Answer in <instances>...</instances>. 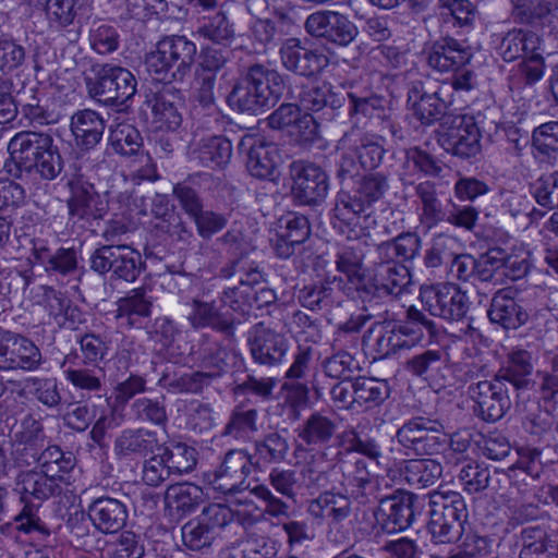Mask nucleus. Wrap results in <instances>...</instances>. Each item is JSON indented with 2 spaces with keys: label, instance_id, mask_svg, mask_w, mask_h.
<instances>
[{
  "label": "nucleus",
  "instance_id": "nucleus-64",
  "mask_svg": "<svg viewBox=\"0 0 558 558\" xmlns=\"http://www.w3.org/2000/svg\"><path fill=\"white\" fill-rule=\"evenodd\" d=\"M536 203L546 210L558 208V171L542 175L533 186Z\"/></svg>",
  "mask_w": 558,
  "mask_h": 558
},
{
  "label": "nucleus",
  "instance_id": "nucleus-28",
  "mask_svg": "<svg viewBox=\"0 0 558 558\" xmlns=\"http://www.w3.org/2000/svg\"><path fill=\"white\" fill-rule=\"evenodd\" d=\"M250 350L256 363L274 366L282 362L288 351V343L282 335L265 328L260 323L254 329Z\"/></svg>",
  "mask_w": 558,
  "mask_h": 558
},
{
  "label": "nucleus",
  "instance_id": "nucleus-22",
  "mask_svg": "<svg viewBox=\"0 0 558 558\" xmlns=\"http://www.w3.org/2000/svg\"><path fill=\"white\" fill-rule=\"evenodd\" d=\"M310 234L308 219L298 213H288L278 219L276 238L270 242L278 257L288 258L294 253L295 246L304 243Z\"/></svg>",
  "mask_w": 558,
  "mask_h": 558
},
{
  "label": "nucleus",
  "instance_id": "nucleus-13",
  "mask_svg": "<svg viewBox=\"0 0 558 558\" xmlns=\"http://www.w3.org/2000/svg\"><path fill=\"white\" fill-rule=\"evenodd\" d=\"M376 512V520L380 529L388 533H397L410 527L421 508L420 498L408 492L398 490L392 495H385L381 498Z\"/></svg>",
  "mask_w": 558,
  "mask_h": 558
},
{
  "label": "nucleus",
  "instance_id": "nucleus-10",
  "mask_svg": "<svg viewBox=\"0 0 558 558\" xmlns=\"http://www.w3.org/2000/svg\"><path fill=\"white\" fill-rule=\"evenodd\" d=\"M138 251L126 244H106L89 256V267L100 276L109 275L113 280L134 282L143 270Z\"/></svg>",
  "mask_w": 558,
  "mask_h": 558
},
{
  "label": "nucleus",
  "instance_id": "nucleus-14",
  "mask_svg": "<svg viewBox=\"0 0 558 558\" xmlns=\"http://www.w3.org/2000/svg\"><path fill=\"white\" fill-rule=\"evenodd\" d=\"M511 391L497 376L469 387V395L475 403L474 412L485 422H496L505 416L511 407Z\"/></svg>",
  "mask_w": 558,
  "mask_h": 558
},
{
  "label": "nucleus",
  "instance_id": "nucleus-27",
  "mask_svg": "<svg viewBox=\"0 0 558 558\" xmlns=\"http://www.w3.org/2000/svg\"><path fill=\"white\" fill-rule=\"evenodd\" d=\"M77 359L76 352L66 354L61 368L65 380L77 391L84 399L90 398L92 393L101 396L100 392L105 388V372L101 367H87L74 365Z\"/></svg>",
  "mask_w": 558,
  "mask_h": 558
},
{
  "label": "nucleus",
  "instance_id": "nucleus-47",
  "mask_svg": "<svg viewBox=\"0 0 558 558\" xmlns=\"http://www.w3.org/2000/svg\"><path fill=\"white\" fill-rule=\"evenodd\" d=\"M341 299L340 291L328 280L305 286L299 293L301 305L311 311H328L333 305H340Z\"/></svg>",
  "mask_w": 558,
  "mask_h": 558
},
{
  "label": "nucleus",
  "instance_id": "nucleus-25",
  "mask_svg": "<svg viewBox=\"0 0 558 558\" xmlns=\"http://www.w3.org/2000/svg\"><path fill=\"white\" fill-rule=\"evenodd\" d=\"M448 100L442 97V88L428 93L421 82L414 83L408 92V106L423 125H430L445 117Z\"/></svg>",
  "mask_w": 558,
  "mask_h": 558
},
{
  "label": "nucleus",
  "instance_id": "nucleus-58",
  "mask_svg": "<svg viewBox=\"0 0 558 558\" xmlns=\"http://www.w3.org/2000/svg\"><path fill=\"white\" fill-rule=\"evenodd\" d=\"M505 272L502 268V250L493 248L477 258L475 279L483 283L493 286L505 284Z\"/></svg>",
  "mask_w": 558,
  "mask_h": 558
},
{
  "label": "nucleus",
  "instance_id": "nucleus-60",
  "mask_svg": "<svg viewBox=\"0 0 558 558\" xmlns=\"http://www.w3.org/2000/svg\"><path fill=\"white\" fill-rule=\"evenodd\" d=\"M324 32V39L340 46L349 45L359 33L353 22L336 11L329 12L327 26Z\"/></svg>",
  "mask_w": 558,
  "mask_h": 558
},
{
  "label": "nucleus",
  "instance_id": "nucleus-37",
  "mask_svg": "<svg viewBox=\"0 0 558 558\" xmlns=\"http://www.w3.org/2000/svg\"><path fill=\"white\" fill-rule=\"evenodd\" d=\"M308 512L316 519H325L330 524H337L351 514V501L342 494L331 490L322 493L308 506Z\"/></svg>",
  "mask_w": 558,
  "mask_h": 558
},
{
  "label": "nucleus",
  "instance_id": "nucleus-31",
  "mask_svg": "<svg viewBox=\"0 0 558 558\" xmlns=\"http://www.w3.org/2000/svg\"><path fill=\"white\" fill-rule=\"evenodd\" d=\"M247 137L252 143L246 153V170L257 179H270L281 159L277 144L246 134Z\"/></svg>",
  "mask_w": 558,
  "mask_h": 558
},
{
  "label": "nucleus",
  "instance_id": "nucleus-34",
  "mask_svg": "<svg viewBox=\"0 0 558 558\" xmlns=\"http://www.w3.org/2000/svg\"><path fill=\"white\" fill-rule=\"evenodd\" d=\"M369 279L378 296L397 298L408 292L412 284V275L402 263L374 269Z\"/></svg>",
  "mask_w": 558,
  "mask_h": 558
},
{
  "label": "nucleus",
  "instance_id": "nucleus-45",
  "mask_svg": "<svg viewBox=\"0 0 558 558\" xmlns=\"http://www.w3.org/2000/svg\"><path fill=\"white\" fill-rule=\"evenodd\" d=\"M193 154L195 159L206 168H222L231 158L232 146L226 137L209 136L201 140Z\"/></svg>",
  "mask_w": 558,
  "mask_h": 558
},
{
  "label": "nucleus",
  "instance_id": "nucleus-36",
  "mask_svg": "<svg viewBox=\"0 0 558 558\" xmlns=\"http://www.w3.org/2000/svg\"><path fill=\"white\" fill-rule=\"evenodd\" d=\"M337 422L322 412L312 413L298 428L296 434L305 445L322 447L328 445L336 435Z\"/></svg>",
  "mask_w": 558,
  "mask_h": 558
},
{
  "label": "nucleus",
  "instance_id": "nucleus-59",
  "mask_svg": "<svg viewBox=\"0 0 558 558\" xmlns=\"http://www.w3.org/2000/svg\"><path fill=\"white\" fill-rule=\"evenodd\" d=\"M111 146L117 154L130 158L142 151L143 138L133 125L119 124L111 133Z\"/></svg>",
  "mask_w": 558,
  "mask_h": 558
},
{
  "label": "nucleus",
  "instance_id": "nucleus-24",
  "mask_svg": "<svg viewBox=\"0 0 558 558\" xmlns=\"http://www.w3.org/2000/svg\"><path fill=\"white\" fill-rule=\"evenodd\" d=\"M87 515L98 532L113 534L125 526L129 512L126 505L121 500L101 496L88 505Z\"/></svg>",
  "mask_w": 558,
  "mask_h": 558
},
{
  "label": "nucleus",
  "instance_id": "nucleus-61",
  "mask_svg": "<svg viewBox=\"0 0 558 558\" xmlns=\"http://www.w3.org/2000/svg\"><path fill=\"white\" fill-rule=\"evenodd\" d=\"M162 454L170 473L175 475H182L193 471L197 462L196 450L181 442L166 448Z\"/></svg>",
  "mask_w": 558,
  "mask_h": 558
},
{
  "label": "nucleus",
  "instance_id": "nucleus-2",
  "mask_svg": "<svg viewBox=\"0 0 558 558\" xmlns=\"http://www.w3.org/2000/svg\"><path fill=\"white\" fill-rule=\"evenodd\" d=\"M226 527L234 530V534L241 537L244 534V513L231 510L230 506L210 504L197 517L183 524L182 542L190 550H202L210 547Z\"/></svg>",
  "mask_w": 558,
  "mask_h": 558
},
{
  "label": "nucleus",
  "instance_id": "nucleus-16",
  "mask_svg": "<svg viewBox=\"0 0 558 558\" xmlns=\"http://www.w3.org/2000/svg\"><path fill=\"white\" fill-rule=\"evenodd\" d=\"M283 90L281 76L260 64L246 74V111L254 114L276 104Z\"/></svg>",
  "mask_w": 558,
  "mask_h": 558
},
{
  "label": "nucleus",
  "instance_id": "nucleus-23",
  "mask_svg": "<svg viewBox=\"0 0 558 558\" xmlns=\"http://www.w3.org/2000/svg\"><path fill=\"white\" fill-rule=\"evenodd\" d=\"M342 475L351 496L361 505H371L381 498L383 490L378 477L368 471L364 459L345 463Z\"/></svg>",
  "mask_w": 558,
  "mask_h": 558
},
{
  "label": "nucleus",
  "instance_id": "nucleus-38",
  "mask_svg": "<svg viewBox=\"0 0 558 558\" xmlns=\"http://www.w3.org/2000/svg\"><path fill=\"white\" fill-rule=\"evenodd\" d=\"M202 487L193 483H177L168 486L165 494L167 509L172 514L183 517L193 512L203 501Z\"/></svg>",
  "mask_w": 558,
  "mask_h": 558
},
{
  "label": "nucleus",
  "instance_id": "nucleus-43",
  "mask_svg": "<svg viewBox=\"0 0 558 558\" xmlns=\"http://www.w3.org/2000/svg\"><path fill=\"white\" fill-rule=\"evenodd\" d=\"M513 14L521 23H553L558 20V0H514Z\"/></svg>",
  "mask_w": 558,
  "mask_h": 558
},
{
  "label": "nucleus",
  "instance_id": "nucleus-4",
  "mask_svg": "<svg viewBox=\"0 0 558 558\" xmlns=\"http://www.w3.org/2000/svg\"><path fill=\"white\" fill-rule=\"evenodd\" d=\"M196 54V46L184 36H169L158 41L149 52L145 65L153 80L169 83L182 81Z\"/></svg>",
  "mask_w": 558,
  "mask_h": 558
},
{
  "label": "nucleus",
  "instance_id": "nucleus-50",
  "mask_svg": "<svg viewBox=\"0 0 558 558\" xmlns=\"http://www.w3.org/2000/svg\"><path fill=\"white\" fill-rule=\"evenodd\" d=\"M151 301L143 289H135L131 294L118 301L117 317L125 319L132 327H138L144 318L150 316Z\"/></svg>",
  "mask_w": 558,
  "mask_h": 558
},
{
  "label": "nucleus",
  "instance_id": "nucleus-63",
  "mask_svg": "<svg viewBox=\"0 0 558 558\" xmlns=\"http://www.w3.org/2000/svg\"><path fill=\"white\" fill-rule=\"evenodd\" d=\"M26 387L36 400L47 408H57L62 402L59 384L54 377H31L26 380Z\"/></svg>",
  "mask_w": 558,
  "mask_h": 558
},
{
  "label": "nucleus",
  "instance_id": "nucleus-15",
  "mask_svg": "<svg viewBox=\"0 0 558 558\" xmlns=\"http://www.w3.org/2000/svg\"><path fill=\"white\" fill-rule=\"evenodd\" d=\"M70 190L69 215L78 220L100 219L108 211L106 194L96 191L83 174H73L66 181Z\"/></svg>",
  "mask_w": 558,
  "mask_h": 558
},
{
  "label": "nucleus",
  "instance_id": "nucleus-53",
  "mask_svg": "<svg viewBox=\"0 0 558 558\" xmlns=\"http://www.w3.org/2000/svg\"><path fill=\"white\" fill-rule=\"evenodd\" d=\"M36 462L39 470L61 481L63 474L73 470L76 461L71 451H64L59 446L52 445L39 453Z\"/></svg>",
  "mask_w": 558,
  "mask_h": 558
},
{
  "label": "nucleus",
  "instance_id": "nucleus-12",
  "mask_svg": "<svg viewBox=\"0 0 558 558\" xmlns=\"http://www.w3.org/2000/svg\"><path fill=\"white\" fill-rule=\"evenodd\" d=\"M44 364L40 349L26 336L0 330V371L35 372Z\"/></svg>",
  "mask_w": 558,
  "mask_h": 558
},
{
  "label": "nucleus",
  "instance_id": "nucleus-19",
  "mask_svg": "<svg viewBox=\"0 0 558 558\" xmlns=\"http://www.w3.org/2000/svg\"><path fill=\"white\" fill-rule=\"evenodd\" d=\"M280 57L287 70L304 77L319 74L329 64V58L324 50L305 46L298 38L284 40Z\"/></svg>",
  "mask_w": 558,
  "mask_h": 558
},
{
  "label": "nucleus",
  "instance_id": "nucleus-8",
  "mask_svg": "<svg viewBox=\"0 0 558 558\" xmlns=\"http://www.w3.org/2000/svg\"><path fill=\"white\" fill-rule=\"evenodd\" d=\"M486 117L482 112L457 114L445 118L442 125L447 130L440 134L438 142L447 151L462 159H470L481 153L482 131Z\"/></svg>",
  "mask_w": 558,
  "mask_h": 558
},
{
  "label": "nucleus",
  "instance_id": "nucleus-30",
  "mask_svg": "<svg viewBox=\"0 0 558 558\" xmlns=\"http://www.w3.org/2000/svg\"><path fill=\"white\" fill-rule=\"evenodd\" d=\"M405 367L414 376L435 385H445L450 374L449 356L442 349L425 350L411 357Z\"/></svg>",
  "mask_w": 558,
  "mask_h": 558
},
{
  "label": "nucleus",
  "instance_id": "nucleus-51",
  "mask_svg": "<svg viewBox=\"0 0 558 558\" xmlns=\"http://www.w3.org/2000/svg\"><path fill=\"white\" fill-rule=\"evenodd\" d=\"M389 393L386 380L374 377H357L353 380V398L360 407H377L389 397Z\"/></svg>",
  "mask_w": 558,
  "mask_h": 558
},
{
  "label": "nucleus",
  "instance_id": "nucleus-6",
  "mask_svg": "<svg viewBox=\"0 0 558 558\" xmlns=\"http://www.w3.org/2000/svg\"><path fill=\"white\" fill-rule=\"evenodd\" d=\"M389 187L388 179L380 172L364 175L353 191L343 189L337 195L335 217L345 226H357L367 209L378 202Z\"/></svg>",
  "mask_w": 558,
  "mask_h": 558
},
{
  "label": "nucleus",
  "instance_id": "nucleus-3",
  "mask_svg": "<svg viewBox=\"0 0 558 558\" xmlns=\"http://www.w3.org/2000/svg\"><path fill=\"white\" fill-rule=\"evenodd\" d=\"M429 521L432 539L437 544L458 542L464 532L469 511L460 493L434 492L429 495Z\"/></svg>",
  "mask_w": 558,
  "mask_h": 558
},
{
  "label": "nucleus",
  "instance_id": "nucleus-21",
  "mask_svg": "<svg viewBox=\"0 0 558 558\" xmlns=\"http://www.w3.org/2000/svg\"><path fill=\"white\" fill-rule=\"evenodd\" d=\"M515 294L512 288H502L494 293L487 310L490 323L506 330H515L527 323L529 312Z\"/></svg>",
  "mask_w": 558,
  "mask_h": 558
},
{
  "label": "nucleus",
  "instance_id": "nucleus-48",
  "mask_svg": "<svg viewBox=\"0 0 558 558\" xmlns=\"http://www.w3.org/2000/svg\"><path fill=\"white\" fill-rule=\"evenodd\" d=\"M250 494L259 500L256 505L254 500L246 498V521L251 518L253 521L262 519L265 513L271 517L287 515L289 506L272 495L265 485H256L250 489Z\"/></svg>",
  "mask_w": 558,
  "mask_h": 558
},
{
  "label": "nucleus",
  "instance_id": "nucleus-52",
  "mask_svg": "<svg viewBox=\"0 0 558 558\" xmlns=\"http://www.w3.org/2000/svg\"><path fill=\"white\" fill-rule=\"evenodd\" d=\"M411 166L429 177H439L442 171L440 162L433 155L421 147H410L404 151L402 171L399 173L403 186L413 185V181L410 180L408 174V169Z\"/></svg>",
  "mask_w": 558,
  "mask_h": 558
},
{
  "label": "nucleus",
  "instance_id": "nucleus-55",
  "mask_svg": "<svg viewBox=\"0 0 558 558\" xmlns=\"http://www.w3.org/2000/svg\"><path fill=\"white\" fill-rule=\"evenodd\" d=\"M87 8V0H47L46 2L49 21L61 27L78 23Z\"/></svg>",
  "mask_w": 558,
  "mask_h": 558
},
{
  "label": "nucleus",
  "instance_id": "nucleus-17",
  "mask_svg": "<svg viewBox=\"0 0 558 558\" xmlns=\"http://www.w3.org/2000/svg\"><path fill=\"white\" fill-rule=\"evenodd\" d=\"M244 483V451L230 450L227 452L221 466L215 471L210 484L214 489L226 495V504L231 510H240L244 502L241 485Z\"/></svg>",
  "mask_w": 558,
  "mask_h": 558
},
{
  "label": "nucleus",
  "instance_id": "nucleus-44",
  "mask_svg": "<svg viewBox=\"0 0 558 558\" xmlns=\"http://www.w3.org/2000/svg\"><path fill=\"white\" fill-rule=\"evenodd\" d=\"M395 325L409 348L422 341L424 331L430 337L437 333L435 322L415 306H410L405 312V319Z\"/></svg>",
  "mask_w": 558,
  "mask_h": 558
},
{
  "label": "nucleus",
  "instance_id": "nucleus-1",
  "mask_svg": "<svg viewBox=\"0 0 558 558\" xmlns=\"http://www.w3.org/2000/svg\"><path fill=\"white\" fill-rule=\"evenodd\" d=\"M12 165L8 171L15 178L35 173L43 180L52 181L61 173L63 160L51 134L22 131L8 144Z\"/></svg>",
  "mask_w": 558,
  "mask_h": 558
},
{
  "label": "nucleus",
  "instance_id": "nucleus-33",
  "mask_svg": "<svg viewBox=\"0 0 558 558\" xmlns=\"http://www.w3.org/2000/svg\"><path fill=\"white\" fill-rule=\"evenodd\" d=\"M70 129L76 145L83 150H90L100 143L106 123L98 112L84 109L71 117Z\"/></svg>",
  "mask_w": 558,
  "mask_h": 558
},
{
  "label": "nucleus",
  "instance_id": "nucleus-7",
  "mask_svg": "<svg viewBox=\"0 0 558 558\" xmlns=\"http://www.w3.org/2000/svg\"><path fill=\"white\" fill-rule=\"evenodd\" d=\"M93 77H86L88 95L107 106L126 104L136 93L137 81L134 74L112 63L93 66Z\"/></svg>",
  "mask_w": 558,
  "mask_h": 558
},
{
  "label": "nucleus",
  "instance_id": "nucleus-40",
  "mask_svg": "<svg viewBox=\"0 0 558 558\" xmlns=\"http://www.w3.org/2000/svg\"><path fill=\"white\" fill-rule=\"evenodd\" d=\"M287 440L279 434L274 433L263 440H256L254 452L246 454V461L256 470H263L270 463L281 462L288 452Z\"/></svg>",
  "mask_w": 558,
  "mask_h": 558
},
{
  "label": "nucleus",
  "instance_id": "nucleus-18",
  "mask_svg": "<svg viewBox=\"0 0 558 558\" xmlns=\"http://www.w3.org/2000/svg\"><path fill=\"white\" fill-rule=\"evenodd\" d=\"M293 178L292 194L304 205H316L325 199L329 190L328 175L317 165L303 160L290 167Z\"/></svg>",
  "mask_w": 558,
  "mask_h": 558
},
{
  "label": "nucleus",
  "instance_id": "nucleus-57",
  "mask_svg": "<svg viewBox=\"0 0 558 558\" xmlns=\"http://www.w3.org/2000/svg\"><path fill=\"white\" fill-rule=\"evenodd\" d=\"M355 143L353 150L357 156V160L363 169L377 168L384 158L385 149L381 138L371 134H362L356 130Z\"/></svg>",
  "mask_w": 558,
  "mask_h": 558
},
{
  "label": "nucleus",
  "instance_id": "nucleus-20",
  "mask_svg": "<svg viewBox=\"0 0 558 558\" xmlns=\"http://www.w3.org/2000/svg\"><path fill=\"white\" fill-rule=\"evenodd\" d=\"M426 63L434 72L458 73L472 59L470 47L453 37H440L426 49Z\"/></svg>",
  "mask_w": 558,
  "mask_h": 558
},
{
  "label": "nucleus",
  "instance_id": "nucleus-35",
  "mask_svg": "<svg viewBox=\"0 0 558 558\" xmlns=\"http://www.w3.org/2000/svg\"><path fill=\"white\" fill-rule=\"evenodd\" d=\"M497 53L506 61L511 62L532 53L541 48L542 40L533 32L514 28L498 37Z\"/></svg>",
  "mask_w": 558,
  "mask_h": 558
},
{
  "label": "nucleus",
  "instance_id": "nucleus-54",
  "mask_svg": "<svg viewBox=\"0 0 558 558\" xmlns=\"http://www.w3.org/2000/svg\"><path fill=\"white\" fill-rule=\"evenodd\" d=\"M131 414L140 423H148L165 427L168 423L166 398L141 397L134 400L130 408Z\"/></svg>",
  "mask_w": 558,
  "mask_h": 558
},
{
  "label": "nucleus",
  "instance_id": "nucleus-26",
  "mask_svg": "<svg viewBox=\"0 0 558 558\" xmlns=\"http://www.w3.org/2000/svg\"><path fill=\"white\" fill-rule=\"evenodd\" d=\"M151 110L153 123L159 130L175 131L182 124V98L178 90L171 87H163L160 92L153 94L146 100Z\"/></svg>",
  "mask_w": 558,
  "mask_h": 558
},
{
  "label": "nucleus",
  "instance_id": "nucleus-62",
  "mask_svg": "<svg viewBox=\"0 0 558 558\" xmlns=\"http://www.w3.org/2000/svg\"><path fill=\"white\" fill-rule=\"evenodd\" d=\"M85 365L96 366L106 359L110 349V342L105 336L86 332L76 339Z\"/></svg>",
  "mask_w": 558,
  "mask_h": 558
},
{
  "label": "nucleus",
  "instance_id": "nucleus-41",
  "mask_svg": "<svg viewBox=\"0 0 558 558\" xmlns=\"http://www.w3.org/2000/svg\"><path fill=\"white\" fill-rule=\"evenodd\" d=\"M525 415L522 420L524 430L538 440L544 439L557 425L558 409L543 404L537 401H531L525 405Z\"/></svg>",
  "mask_w": 558,
  "mask_h": 558
},
{
  "label": "nucleus",
  "instance_id": "nucleus-11",
  "mask_svg": "<svg viewBox=\"0 0 558 558\" xmlns=\"http://www.w3.org/2000/svg\"><path fill=\"white\" fill-rule=\"evenodd\" d=\"M420 300L430 315L448 322L462 320L470 310L466 292L453 283L422 287Z\"/></svg>",
  "mask_w": 558,
  "mask_h": 558
},
{
  "label": "nucleus",
  "instance_id": "nucleus-39",
  "mask_svg": "<svg viewBox=\"0 0 558 558\" xmlns=\"http://www.w3.org/2000/svg\"><path fill=\"white\" fill-rule=\"evenodd\" d=\"M532 371L533 364L530 352L517 350L508 355L507 365L499 369L496 376L506 381L512 391H515L525 389L531 384Z\"/></svg>",
  "mask_w": 558,
  "mask_h": 558
},
{
  "label": "nucleus",
  "instance_id": "nucleus-5",
  "mask_svg": "<svg viewBox=\"0 0 558 558\" xmlns=\"http://www.w3.org/2000/svg\"><path fill=\"white\" fill-rule=\"evenodd\" d=\"M16 485L25 502H27L28 497L43 502L61 494L62 490L60 481L41 470L21 472L16 478ZM14 520L17 530L21 532H38L49 535V530L38 517L37 509L33 505L25 504Z\"/></svg>",
  "mask_w": 558,
  "mask_h": 558
},
{
  "label": "nucleus",
  "instance_id": "nucleus-29",
  "mask_svg": "<svg viewBox=\"0 0 558 558\" xmlns=\"http://www.w3.org/2000/svg\"><path fill=\"white\" fill-rule=\"evenodd\" d=\"M158 448L157 433L145 427L125 428L113 441V452L120 460L146 457Z\"/></svg>",
  "mask_w": 558,
  "mask_h": 558
},
{
  "label": "nucleus",
  "instance_id": "nucleus-46",
  "mask_svg": "<svg viewBox=\"0 0 558 558\" xmlns=\"http://www.w3.org/2000/svg\"><path fill=\"white\" fill-rule=\"evenodd\" d=\"M187 319L194 328L210 327L227 336L233 335L234 325L241 324V320H227L223 318L214 304L201 301H193L191 312Z\"/></svg>",
  "mask_w": 558,
  "mask_h": 558
},
{
  "label": "nucleus",
  "instance_id": "nucleus-56",
  "mask_svg": "<svg viewBox=\"0 0 558 558\" xmlns=\"http://www.w3.org/2000/svg\"><path fill=\"white\" fill-rule=\"evenodd\" d=\"M534 156L539 161L556 160L558 157V121H549L535 128L532 132Z\"/></svg>",
  "mask_w": 558,
  "mask_h": 558
},
{
  "label": "nucleus",
  "instance_id": "nucleus-9",
  "mask_svg": "<svg viewBox=\"0 0 558 558\" xmlns=\"http://www.w3.org/2000/svg\"><path fill=\"white\" fill-rule=\"evenodd\" d=\"M396 440L407 456H434L447 445L445 426L439 420L413 416L396 432Z\"/></svg>",
  "mask_w": 558,
  "mask_h": 558
},
{
  "label": "nucleus",
  "instance_id": "nucleus-42",
  "mask_svg": "<svg viewBox=\"0 0 558 558\" xmlns=\"http://www.w3.org/2000/svg\"><path fill=\"white\" fill-rule=\"evenodd\" d=\"M344 96L332 90L331 85H307L299 95L300 105L303 109L318 112L323 109H330L332 112L344 105Z\"/></svg>",
  "mask_w": 558,
  "mask_h": 558
},
{
  "label": "nucleus",
  "instance_id": "nucleus-32",
  "mask_svg": "<svg viewBox=\"0 0 558 558\" xmlns=\"http://www.w3.org/2000/svg\"><path fill=\"white\" fill-rule=\"evenodd\" d=\"M414 192L418 199L420 225L425 232H428L444 222L446 218V207L439 197L438 185L433 181L425 180L414 185Z\"/></svg>",
  "mask_w": 558,
  "mask_h": 558
},
{
  "label": "nucleus",
  "instance_id": "nucleus-49",
  "mask_svg": "<svg viewBox=\"0 0 558 558\" xmlns=\"http://www.w3.org/2000/svg\"><path fill=\"white\" fill-rule=\"evenodd\" d=\"M441 473V464L434 459H411L405 462L401 475L409 485L425 488L434 485Z\"/></svg>",
  "mask_w": 558,
  "mask_h": 558
}]
</instances>
